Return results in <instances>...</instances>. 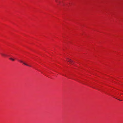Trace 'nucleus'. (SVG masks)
<instances>
[{
    "label": "nucleus",
    "mask_w": 123,
    "mask_h": 123,
    "mask_svg": "<svg viewBox=\"0 0 123 123\" xmlns=\"http://www.w3.org/2000/svg\"><path fill=\"white\" fill-rule=\"evenodd\" d=\"M67 60L68 62H70L71 64H73L74 63V62L73 61H72L71 59H69L68 58H67Z\"/></svg>",
    "instance_id": "1"
},
{
    "label": "nucleus",
    "mask_w": 123,
    "mask_h": 123,
    "mask_svg": "<svg viewBox=\"0 0 123 123\" xmlns=\"http://www.w3.org/2000/svg\"><path fill=\"white\" fill-rule=\"evenodd\" d=\"M18 61H19V62H21V63H23L24 64V65H26V66H30V67L31 66L29 65H28L27 64H26L25 63L23 62L22 61H21V60H18Z\"/></svg>",
    "instance_id": "2"
},
{
    "label": "nucleus",
    "mask_w": 123,
    "mask_h": 123,
    "mask_svg": "<svg viewBox=\"0 0 123 123\" xmlns=\"http://www.w3.org/2000/svg\"><path fill=\"white\" fill-rule=\"evenodd\" d=\"M0 54L3 56H7L6 55L3 53H1Z\"/></svg>",
    "instance_id": "3"
},
{
    "label": "nucleus",
    "mask_w": 123,
    "mask_h": 123,
    "mask_svg": "<svg viewBox=\"0 0 123 123\" xmlns=\"http://www.w3.org/2000/svg\"><path fill=\"white\" fill-rule=\"evenodd\" d=\"M9 59L10 60H11L12 61H14L15 60V59H14L13 58H9Z\"/></svg>",
    "instance_id": "4"
},
{
    "label": "nucleus",
    "mask_w": 123,
    "mask_h": 123,
    "mask_svg": "<svg viewBox=\"0 0 123 123\" xmlns=\"http://www.w3.org/2000/svg\"><path fill=\"white\" fill-rule=\"evenodd\" d=\"M120 101H121V100H120Z\"/></svg>",
    "instance_id": "5"
}]
</instances>
